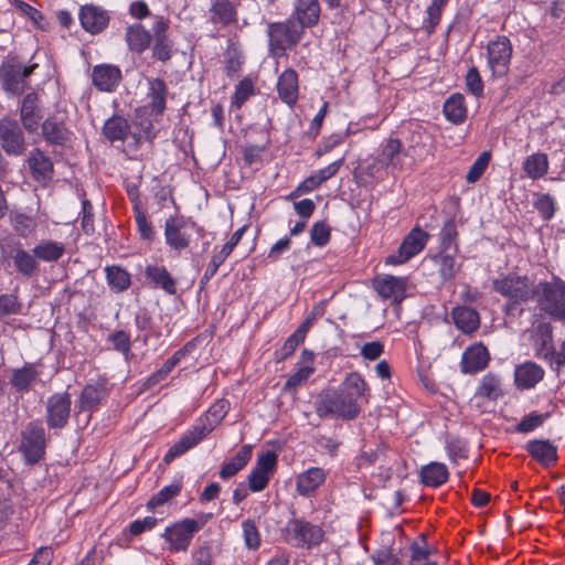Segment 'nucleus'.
Instances as JSON below:
<instances>
[{
	"mask_svg": "<svg viewBox=\"0 0 565 565\" xmlns=\"http://www.w3.org/2000/svg\"><path fill=\"white\" fill-rule=\"evenodd\" d=\"M367 384L358 372H351L341 383L339 390H329L316 402V412L320 417L353 419L363 403L367 402Z\"/></svg>",
	"mask_w": 565,
	"mask_h": 565,
	"instance_id": "1",
	"label": "nucleus"
},
{
	"mask_svg": "<svg viewBox=\"0 0 565 565\" xmlns=\"http://www.w3.org/2000/svg\"><path fill=\"white\" fill-rule=\"evenodd\" d=\"M230 411L227 399H217L196 423L191 426L166 452L163 461L170 463L188 450L195 447L224 419Z\"/></svg>",
	"mask_w": 565,
	"mask_h": 565,
	"instance_id": "2",
	"label": "nucleus"
},
{
	"mask_svg": "<svg viewBox=\"0 0 565 565\" xmlns=\"http://www.w3.org/2000/svg\"><path fill=\"white\" fill-rule=\"evenodd\" d=\"M534 286L526 275L509 273L492 280V289L508 299L503 311L505 315H514L519 306L533 299Z\"/></svg>",
	"mask_w": 565,
	"mask_h": 565,
	"instance_id": "3",
	"label": "nucleus"
},
{
	"mask_svg": "<svg viewBox=\"0 0 565 565\" xmlns=\"http://www.w3.org/2000/svg\"><path fill=\"white\" fill-rule=\"evenodd\" d=\"M533 299L539 310L551 319L565 321V281L553 276L550 281H539L534 286Z\"/></svg>",
	"mask_w": 565,
	"mask_h": 565,
	"instance_id": "4",
	"label": "nucleus"
},
{
	"mask_svg": "<svg viewBox=\"0 0 565 565\" xmlns=\"http://www.w3.org/2000/svg\"><path fill=\"white\" fill-rule=\"evenodd\" d=\"M303 28L295 19L289 18L282 22L267 24L269 53L274 57H281L286 52L297 45L303 35Z\"/></svg>",
	"mask_w": 565,
	"mask_h": 565,
	"instance_id": "5",
	"label": "nucleus"
},
{
	"mask_svg": "<svg viewBox=\"0 0 565 565\" xmlns=\"http://www.w3.org/2000/svg\"><path fill=\"white\" fill-rule=\"evenodd\" d=\"M281 536L294 547H312L319 545L324 537L321 526L305 519H291L281 529Z\"/></svg>",
	"mask_w": 565,
	"mask_h": 565,
	"instance_id": "6",
	"label": "nucleus"
},
{
	"mask_svg": "<svg viewBox=\"0 0 565 565\" xmlns=\"http://www.w3.org/2000/svg\"><path fill=\"white\" fill-rule=\"evenodd\" d=\"M38 64L25 65L17 58L4 61L0 66V86L11 95H21L29 86V77Z\"/></svg>",
	"mask_w": 565,
	"mask_h": 565,
	"instance_id": "7",
	"label": "nucleus"
},
{
	"mask_svg": "<svg viewBox=\"0 0 565 565\" xmlns=\"http://www.w3.org/2000/svg\"><path fill=\"white\" fill-rule=\"evenodd\" d=\"M193 234L203 237L204 230L195 222L182 216H170L166 220L164 237L167 245L177 252L188 248L191 244Z\"/></svg>",
	"mask_w": 565,
	"mask_h": 565,
	"instance_id": "8",
	"label": "nucleus"
},
{
	"mask_svg": "<svg viewBox=\"0 0 565 565\" xmlns=\"http://www.w3.org/2000/svg\"><path fill=\"white\" fill-rule=\"evenodd\" d=\"M45 429L40 423L30 422L21 431V443L19 447L25 462L29 465L39 462L45 455Z\"/></svg>",
	"mask_w": 565,
	"mask_h": 565,
	"instance_id": "9",
	"label": "nucleus"
},
{
	"mask_svg": "<svg viewBox=\"0 0 565 565\" xmlns=\"http://www.w3.org/2000/svg\"><path fill=\"white\" fill-rule=\"evenodd\" d=\"M204 523L194 519H183L168 526L162 534L169 543L172 552H184L191 544L196 532L203 527Z\"/></svg>",
	"mask_w": 565,
	"mask_h": 565,
	"instance_id": "10",
	"label": "nucleus"
},
{
	"mask_svg": "<svg viewBox=\"0 0 565 565\" xmlns=\"http://www.w3.org/2000/svg\"><path fill=\"white\" fill-rule=\"evenodd\" d=\"M72 399L67 392L54 393L45 403V422L50 429H63L71 417Z\"/></svg>",
	"mask_w": 565,
	"mask_h": 565,
	"instance_id": "11",
	"label": "nucleus"
},
{
	"mask_svg": "<svg viewBox=\"0 0 565 565\" xmlns=\"http://www.w3.org/2000/svg\"><path fill=\"white\" fill-rule=\"evenodd\" d=\"M429 234L415 226L403 239L398 249L386 258V264L402 265L419 254L426 246Z\"/></svg>",
	"mask_w": 565,
	"mask_h": 565,
	"instance_id": "12",
	"label": "nucleus"
},
{
	"mask_svg": "<svg viewBox=\"0 0 565 565\" xmlns=\"http://www.w3.org/2000/svg\"><path fill=\"white\" fill-rule=\"evenodd\" d=\"M512 44L507 36H498L487 45V60L494 76H504L509 72L512 57Z\"/></svg>",
	"mask_w": 565,
	"mask_h": 565,
	"instance_id": "13",
	"label": "nucleus"
},
{
	"mask_svg": "<svg viewBox=\"0 0 565 565\" xmlns=\"http://www.w3.org/2000/svg\"><path fill=\"white\" fill-rule=\"evenodd\" d=\"M170 21L163 15H154L151 26L153 46L152 55L156 60L167 62L172 56V42L169 39L168 30Z\"/></svg>",
	"mask_w": 565,
	"mask_h": 565,
	"instance_id": "14",
	"label": "nucleus"
},
{
	"mask_svg": "<svg viewBox=\"0 0 565 565\" xmlns=\"http://www.w3.org/2000/svg\"><path fill=\"white\" fill-rule=\"evenodd\" d=\"M108 394L109 390L105 377H98L95 381H89L83 387L77 402L79 412L96 411Z\"/></svg>",
	"mask_w": 565,
	"mask_h": 565,
	"instance_id": "15",
	"label": "nucleus"
},
{
	"mask_svg": "<svg viewBox=\"0 0 565 565\" xmlns=\"http://www.w3.org/2000/svg\"><path fill=\"white\" fill-rule=\"evenodd\" d=\"M373 287L382 298L390 299L394 303H401L406 297L407 278L385 275L375 278Z\"/></svg>",
	"mask_w": 565,
	"mask_h": 565,
	"instance_id": "16",
	"label": "nucleus"
},
{
	"mask_svg": "<svg viewBox=\"0 0 565 565\" xmlns=\"http://www.w3.org/2000/svg\"><path fill=\"white\" fill-rule=\"evenodd\" d=\"M0 143L8 154L20 156L23 153L25 149L24 137L17 121H0Z\"/></svg>",
	"mask_w": 565,
	"mask_h": 565,
	"instance_id": "17",
	"label": "nucleus"
},
{
	"mask_svg": "<svg viewBox=\"0 0 565 565\" xmlns=\"http://www.w3.org/2000/svg\"><path fill=\"white\" fill-rule=\"evenodd\" d=\"M490 361L488 349L481 343L468 347L461 356L460 367L465 374H476L483 371Z\"/></svg>",
	"mask_w": 565,
	"mask_h": 565,
	"instance_id": "18",
	"label": "nucleus"
},
{
	"mask_svg": "<svg viewBox=\"0 0 565 565\" xmlns=\"http://www.w3.org/2000/svg\"><path fill=\"white\" fill-rule=\"evenodd\" d=\"M237 7L234 0H210V21L222 26L235 24L238 21Z\"/></svg>",
	"mask_w": 565,
	"mask_h": 565,
	"instance_id": "19",
	"label": "nucleus"
},
{
	"mask_svg": "<svg viewBox=\"0 0 565 565\" xmlns=\"http://www.w3.org/2000/svg\"><path fill=\"white\" fill-rule=\"evenodd\" d=\"M20 117L24 129L29 132H35L43 117L39 96L35 93L26 94L21 103Z\"/></svg>",
	"mask_w": 565,
	"mask_h": 565,
	"instance_id": "20",
	"label": "nucleus"
},
{
	"mask_svg": "<svg viewBox=\"0 0 565 565\" xmlns=\"http://www.w3.org/2000/svg\"><path fill=\"white\" fill-rule=\"evenodd\" d=\"M404 158L408 157L401 140L390 138L382 145L381 151L377 154V162L387 169L401 170L404 164Z\"/></svg>",
	"mask_w": 565,
	"mask_h": 565,
	"instance_id": "21",
	"label": "nucleus"
},
{
	"mask_svg": "<svg viewBox=\"0 0 565 565\" xmlns=\"http://www.w3.org/2000/svg\"><path fill=\"white\" fill-rule=\"evenodd\" d=\"M78 17L83 29L92 34L102 32L109 22L107 11L94 4L83 6Z\"/></svg>",
	"mask_w": 565,
	"mask_h": 565,
	"instance_id": "22",
	"label": "nucleus"
},
{
	"mask_svg": "<svg viewBox=\"0 0 565 565\" xmlns=\"http://www.w3.org/2000/svg\"><path fill=\"white\" fill-rule=\"evenodd\" d=\"M92 81L100 92H114L121 81V71L115 65H96L93 68Z\"/></svg>",
	"mask_w": 565,
	"mask_h": 565,
	"instance_id": "23",
	"label": "nucleus"
},
{
	"mask_svg": "<svg viewBox=\"0 0 565 565\" xmlns=\"http://www.w3.org/2000/svg\"><path fill=\"white\" fill-rule=\"evenodd\" d=\"M535 354L540 359H548L554 354L553 327L550 322L540 321L532 335Z\"/></svg>",
	"mask_w": 565,
	"mask_h": 565,
	"instance_id": "24",
	"label": "nucleus"
},
{
	"mask_svg": "<svg viewBox=\"0 0 565 565\" xmlns=\"http://www.w3.org/2000/svg\"><path fill=\"white\" fill-rule=\"evenodd\" d=\"M42 135L50 145L64 146L71 140L72 131L62 118L49 116L42 124Z\"/></svg>",
	"mask_w": 565,
	"mask_h": 565,
	"instance_id": "25",
	"label": "nucleus"
},
{
	"mask_svg": "<svg viewBox=\"0 0 565 565\" xmlns=\"http://www.w3.org/2000/svg\"><path fill=\"white\" fill-rule=\"evenodd\" d=\"M28 162L32 177L38 183L45 185L53 179V162L50 157L45 156L41 150H32Z\"/></svg>",
	"mask_w": 565,
	"mask_h": 565,
	"instance_id": "26",
	"label": "nucleus"
},
{
	"mask_svg": "<svg viewBox=\"0 0 565 565\" xmlns=\"http://www.w3.org/2000/svg\"><path fill=\"white\" fill-rule=\"evenodd\" d=\"M292 19L303 29L312 28L319 22L320 4L318 0H294Z\"/></svg>",
	"mask_w": 565,
	"mask_h": 565,
	"instance_id": "27",
	"label": "nucleus"
},
{
	"mask_svg": "<svg viewBox=\"0 0 565 565\" xmlns=\"http://www.w3.org/2000/svg\"><path fill=\"white\" fill-rule=\"evenodd\" d=\"M544 370L535 362H524L515 367L514 382L520 390L533 388L544 377Z\"/></svg>",
	"mask_w": 565,
	"mask_h": 565,
	"instance_id": "28",
	"label": "nucleus"
},
{
	"mask_svg": "<svg viewBox=\"0 0 565 565\" xmlns=\"http://www.w3.org/2000/svg\"><path fill=\"white\" fill-rule=\"evenodd\" d=\"M524 448L544 467L553 466L557 461V447L548 439L530 440Z\"/></svg>",
	"mask_w": 565,
	"mask_h": 565,
	"instance_id": "29",
	"label": "nucleus"
},
{
	"mask_svg": "<svg viewBox=\"0 0 565 565\" xmlns=\"http://www.w3.org/2000/svg\"><path fill=\"white\" fill-rule=\"evenodd\" d=\"M430 136L420 126L416 125L415 128L408 130L406 138L407 146L405 149L406 156L414 161L423 160L428 153V142Z\"/></svg>",
	"mask_w": 565,
	"mask_h": 565,
	"instance_id": "30",
	"label": "nucleus"
},
{
	"mask_svg": "<svg viewBox=\"0 0 565 565\" xmlns=\"http://www.w3.org/2000/svg\"><path fill=\"white\" fill-rule=\"evenodd\" d=\"M279 98L288 106H294L298 100V74L295 70L288 68L281 73L277 82Z\"/></svg>",
	"mask_w": 565,
	"mask_h": 565,
	"instance_id": "31",
	"label": "nucleus"
},
{
	"mask_svg": "<svg viewBox=\"0 0 565 565\" xmlns=\"http://www.w3.org/2000/svg\"><path fill=\"white\" fill-rule=\"evenodd\" d=\"M451 317L457 329L466 334L476 332L480 327L479 312L471 307H455L451 311Z\"/></svg>",
	"mask_w": 565,
	"mask_h": 565,
	"instance_id": "32",
	"label": "nucleus"
},
{
	"mask_svg": "<svg viewBox=\"0 0 565 565\" xmlns=\"http://www.w3.org/2000/svg\"><path fill=\"white\" fill-rule=\"evenodd\" d=\"M152 32L147 30L141 23H134L126 29L125 39L128 49L134 52L141 54L149 46L152 41Z\"/></svg>",
	"mask_w": 565,
	"mask_h": 565,
	"instance_id": "33",
	"label": "nucleus"
},
{
	"mask_svg": "<svg viewBox=\"0 0 565 565\" xmlns=\"http://www.w3.org/2000/svg\"><path fill=\"white\" fill-rule=\"evenodd\" d=\"M326 478L327 475L322 468L311 467L297 477V492L302 497H308L326 481Z\"/></svg>",
	"mask_w": 565,
	"mask_h": 565,
	"instance_id": "34",
	"label": "nucleus"
},
{
	"mask_svg": "<svg viewBox=\"0 0 565 565\" xmlns=\"http://www.w3.org/2000/svg\"><path fill=\"white\" fill-rule=\"evenodd\" d=\"M145 276L153 288L162 289L168 295L177 292V282L164 266L149 265L145 269Z\"/></svg>",
	"mask_w": 565,
	"mask_h": 565,
	"instance_id": "35",
	"label": "nucleus"
},
{
	"mask_svg": "<svg viewBox=\"0 0 565 565\" xmlns=\"http://www.w3.org/2000/svg\"><path fill=\"white\" fill-rule=\"evenodd\" d=\"M419 477L424 486L438 488L448 480L449 472L445 463L433 461L422 467Z\"/></svg>",
	"mask_w": 565,
	"mask_h": 565,
	"instance_id": "36",
	"label": "nucleus"
},
{
	"mask_svg": "<svg viewBox=\"0 0 565 565\" xmlns=\"http://www.w3.org/2000/svg\"><path fill=\"white\" fill-rule=\"evenodd\" d=\"M457 254L452 252H438L431 257L438 267V274L444 282L451 281L460 270L461 265L456 260Z\"/></svg>",
	"mask_w": 565,
	"mask_h": 565,
	"instance_id": "37",
	"label": "nucleus"
},
{
	"mask_svg": "<svg viewBox=\"0 0 565 565\" xmlns=\"http://www.w3.org/2000/svg\"><path fill=\"white\" fill-rule=\"evenodd\" d=\"M252 458V446L244 445L236 452V455L231 458L228 461L224 462L220 469V478L223 480H227L234 477L238 471H241L250 460Z\"/></svg>",
	"mask_w": 565,
	"mask_h": 565,
	"instance_id": "38",
	"label": "nucleus"
},
{
	"mask_svg": "<svg viewBox=\"0 0 565 565\" xmlns=\"http://www.w3.org/2000/svg\"><path fill=\"white\" fill-rule=\"evenodd\" d=\"M168 87L163 79L152 78L149 81L148 98L149 108L157 115L163 114L166 109Z\"/></svg>",
	"mask_w": 565,
	"mask_h": 565,
	"instance_id": "39",
	"label": "nucleus"
},
{
	"mask_svg": "<svg viewBox=\"0 0 565 565\" xmlns=\"http://www.w3.org/2000/svg\"><path fill=\"white\" fill-rule=\"evenodd\" d=\"M39 375L40 371L35 364L25 363L21 369H15L12 371L10 384L18 392L24 393L30 390L32 383Z\"/></svg>",
	"mask_w": 565,
	"mask_h": 565,
	"instance_id": "40",
	"label": "nucleus"
},
{
	"mask_svg": "<svg viewBox=\"0 0 565 565\" xmlns=\"http://www.w3.org/2000/svg\"><path fill=\"white\" fill-rule=\"evenodd\" d=\"M32 253L39 260L55 263L63 257L65 244L52 239H42L33 247Z\"/></svg>",
	"mask_w": 565,
	"mask_h": 565,
	"instance_id": "41",
	"label": "nucleus"
},
{
	"mask_svg": "<svg viewBox=\"0 0 565 565\" xmlns=\"http://www.w3.org/2000/svg\"><path fill=\"white\" fill-rule=\"evenodd\" d=\"M103 134L110 142L124 141L130 134V125L124 117L113 116L105 121Z\"/></svg>",
	"mask_w": 565,
	"mask_h": 565,
	"instance_id": "42",
	"label": "nucleus"
},
{
	"mask_svg": "<svg viewBox=\"0 0 565 565\" xmlns=\"http://www.w3.org/2000/svg\"><path fill=\"white\" fill-rule=\"evenodd\" d=\"M502 395L503 392L501 387V379L499 375L490 372L481 377L476 390V396H480L489 401H497Z\"/></svg>",
	"mask_w": 565,
	"mask_h": 565,
	"instance_id": "43",
	"label": "nucleus"
},
{
	"mask_svg": "<svg viewBox=\"0 0 565 565\" xmlns=\"http://www.w3.org/2000/svg\"><path fill=\"white\" fill-rule=\"evenodd\" d=\"M106 280L114 292H122L131 285L130 274L118 265L107 266L105 268Z\"/></svg>",
	"mask_w": 565,
	"mask_h": 565,
	"instance_id": "44",
	"label": "nucleus"
},
{
	"mask_svg": "<svg viewBox=\"0 0 565 565\" xmlns=\"http://www.w3.org/2000/svg\"><path fill=\"white\" fill-rule=\"evenodd\" d=\"M444 115L452 124H461L467 117L465 98L460 94H454L444 104Z\"/></svg>",
	"mask_w": 565,
	"mask_h": 565,
	"instance_id": "45",
	"label": "nucleus"
},
{
	"mask_svg": "<svg viewBox=\"0 0 565 565\" xmlns=\"http://www.w3.org/2000/svg\"><path fill=\"white\" fill-rule=\"evenodd\" d=\"M10 223L14 232L22 238L32 236L38 228L35 217L17 211L10 213Z\"/></svg>",
	"mask_w": 565,
	"mask_h": 565,
	"instance_id": "46",
	"label": "nucleus"
},
{
	"mask_svg": "<svg viewBox=\"0 0 565 565\" xmlns=\"http://www.w3.org/2000/svg\"><path fill=\"white\" fill-rule=\"evenodd\" d=\"M13 265L15 270L26 278L38 275L40 270V265L34 254H30L24 248L17 254Z\"/></svg>",
	"mask_w": 565,
	"mask_h": 565,
	"instance_id": "47",
	"label": "nucleus"
},
{
	"mask_svg": "<svg viewBox=\"0 0 565 565\" xmlns=\"http://www.w3.org/2000/svg\"><path fill=\"white\" fill-rule=\"evenodd\" d=\"M458 231L454 220L444 223L439 233V252L458 253Z\"/></svg>",
	"mask_w": 565,
	"mask_h": 565,
	"instance_id": "48",
	"label": "nucleus"
},
{
	"mask_svg": "<svg viewBox=\"0 0 565 565\" xmlns=\"http://www.w3.org/2000/svg\"><path fill=\"white\" fill-rule=\"evenodd\" d=\"M523 169L527 177L533 180L540 179L547 173L548 160L545 153H534L525 159Z\"/></svg>",
	"mask_w": 565,
	"mask_h": 565,
	"instance_id": "49",
	"label": "nucleus"
},
{
	"mask_svg": "<svg viewBox=\"0 0 565 565\" xmlns=\"http://www.w3.org/2000/svg\"><path fill=\"white\" fill-rule=\"evenodd\" d=\"M134 202V212L135 218L138 227V232L141 238L147 241H152L154 236L153 227L151 223L148 221L146 213L140 209V201L138 199V194L136 193L132 198Z\"/></svg>",
	"mask_w": 565,
	"mask_h": 565,
	"instance_id": "50",
	"label": "nucleus"
},
{
	"mask_svg": "<svg viewBox=\"0 0 565 565\" xmlns=\"http://www.w3.org/2000/svg\"><path fill=\"white\" fill-rule=\"evenodd\" d=\"M107 341L113 345V349L120 352L126 360L131 355V340L129 333L124 330H117L107 337Z\"/></svg>",
	"mask_w": 565,
	"mask_h": 565,
	"instance_id": "51",
	"label": "nucleus"
},
{
	"mask_svg": "<svg viewBox=\"0 0 565 565\" xmlns=\"http://www.w3.org/2000/svg\"><path fill=\"white\" fill-rule=\"evenodd\" d=\"M533 205L545 221L551 220L556 211V202L550 194L536 193Z\"/></svg>",
	"mask_w": 565,
	"mask_h": 565,
	"instance_id": "52",
	"label": "nucleus"
},
{
	"mask_svg": "<svg viewBox=\"0 0 565 565\" xmlns=\"http://www.w3.org/2000/svg\"><path fill=\"white\" fill-rule=\"evenodd\" d=\"M243 537L248 550L255 551L260 546L262 537L254 520L247 519L242 522Z\"/></svg>",
	"mask_w": 565,
	"mask_h": 565,
	"instance_id": "53",
	"label": "nucleus"
},
{
	"mask_svg": "<svg viewBox=\"0 0 565 565\" xmlns=\"http://www.w3.org/2000/svg\"><path fill=\"white\" fill-rule=\"evenodd\" d=\"M21 243L13 236L8 235L0 238V259L2 263L14 260L17 254L22 250Z\"/></svg>",
	"mask_w": 565,
	"mask_h": 565,
	"instance_id": "54",
	"label": "nucleus"
},
{
	"mask_svg": "<svg viewBox=\"0 0 565 565\" xmlns=\"http://www.w3.org/2000/svg\"><path fill=\"white\" fill-rule=\"evenodd\" d=\"M490 159L491 154L488 151H483L479 154L467 172L466 180L468 183H475L482 177L489 166Z\"/></svg>",
	"mask_w": 565,
	"mask_h": 565,
	"instance_id": "55",
	"label": "nucleus"
},
{
	"mask_svg": "<svg viewBox=\"0 0 565 565\" xmlns=\"http://www.w3.org/2000/svg\"><path fill=\"white\" fill-rule=\"evenodd\" d=\"M331 237V227L326 221L316 222L310 230V241L317 247L326 246Z\"/></svg>",
	"mask_w": 565,
	"mask_h": 565,
	"instance_id": "56",
	"label": "nucleus"
},
{
	"mask_svg": "<svg viewBox=\"0 0 565 565\" xmlns=\"http://www.w3.org/2000/svg\"><path fill=\"white\" fill-rule=\"evenodd\" d=\"M181 483L175 482L163 487L157 494H154L148 502L150 509L167 503L172 498L177 497L181 491Z\"/></svg>",
	"mask_w": 565,
	"mask_h": 565,
	"instance_id": "57",
	"label": "nucleus"
},
{
	"mask_svg": "<svg viewBox=\"0 0 565 565\" xmlns=\"http://www.w3.org/2000/svg\"><path fill=\"white\" fill-rule=\"evenodd\" d=\"M467 90L475 97L483 96L484 84L476 66H471L465 77Z\"/></svg>",
	"mask_w": 565,
	"mask_h": 565,
	"instance_id": "58",
	"label": "nucleus"
},
{
	"mask_svg": "<svg viewBox=\"0 0 565 565\" xmlns=\"http://www.w3.org/2000/svg\"><path fill=\"white\" fill-rule=\"evenodd\" d=\"M548 416H550L548 413H545V414L531 413L521 419V422L516 425L515 430L518 433H523V434L530 433V431L536 429L537 427H540L548 418Z\"/></svg>",
	"mask_w": 565,
	"mask_h": 565,
	"instance_id": "59",
	"label": "nucleus"
},
{
	"mask_svg": "<svg viewBox=\"0 0 565 565\" xmlns=\"http://www.w3.org/2000/svg\"><path fill=\"white\" fill-rule=\"evenodd\" d=\"M245 231L246 226H242L237 231H235L232 234L228 242L223 245L222 249L218 253L214 254L212 257L215 258L221 264H223L225 259L232 254L237 244L241 242Z\"/></svg>",
	"mask_w": 565,
	"mask_h": 565,
	"instance_id": "60",
	"label": "nucleus"
},
{
	"mask_svg": "<svg viewBox=\"0 0 565 565\" xmlns=\"http://www.w3.org/2000/svg\"><path fill=\"white\" fill-rule=\"evenodd\" d=\"M315 372V366H297L296 371L291 373L286 383V390H292L305 383Z\"/></svg>",
	"mask_w": 565,
	"mask_h": 565,
	"instance_id": "61",
	"label": "nucleus"
},
{
	"mask_svg": "<svg viewBox=\"0 0 565 565\" xmlns=\"http://www.w3.org/2000/svg\"><path fill=\"white\" fill-rule=\"evenodd\" d=\"M254 87L253 83L248 79L241 81L235 88V93L232 98V106L237 109L253 95Z\"/></svg>",
	"mask_w": 565,
	"mask_h": 565,
	"instance_id": "62",
	"label": "nucleus"
},
{
	"mask_svg": "<svg viewBox=\"0 0 565 565\" xmlns=\"http://www.w3.org/2000/svg\"><path fill=\"white\" fill-rule=\"evenodd\" d=\"M448 0H433L430 6L427 8V28L428 32H433L436 25L439 23L441 12Z\"/></svg>",
	"mask_w": 565,
	"mask_h": 565,
	"instance_id": "63",
	"label": "nucleus"
},
{
	"mask_svg": "<svg viewBox=\"0 0 565 565\" xmlns=\"http://www.w3.org/2000/svg\"><path fill=\"white\" fill-rule=\"evenodd\" d=\"M276 466L277 455L274 451H267L257 458L254 468L270 477L274 473Z\"/></svg>",
	"mask_w": 565,
	"mask_h": 565,
	"instance_id": "64",
	"label": "nucleus"
}]
</instances>
